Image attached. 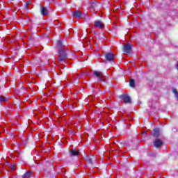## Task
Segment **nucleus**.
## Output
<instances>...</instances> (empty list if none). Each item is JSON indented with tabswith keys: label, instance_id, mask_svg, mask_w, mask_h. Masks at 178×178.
Returning <instances> with one entry per match:
<instances>
[{
	"label": "nucleus",
	"instance_id": "nucleus-1",
	"mask_svg": "<svg viewBox=\"0 0 178 178\" xmlns=\"http://www.w3.org/2000/svg\"><path fill=\"white\" fill-rule=\"evenodd\" d=\"M67 58V54L65 48L58 49V62L60 63H63L65 60Z\"/></svg>",
	"mask_w": 178,
	"mask_h": 178
},
{
	"label": "nucleus",
	"instance_id": "nucleus-2",
	"mask_svg": "<svg viewBox=\"0 0 178 178\" xmlns=\"http://www.w3.org/2000/svg\"><path fill=\"white\" fill-rule=\"evenodd\" d=\"M105 62H111V66L115 65V54L113 53L106 52L104 54Z\"/></svg>",
	"mask_w": 178,
	"mask_h": 178
},
{
	"label": "nucleus",
	"instance_id": "nucleus-3",
	"mask_svg": "<svg viewBox=\"0 0 178 178\" xmlns=\"http://www.w3.org/2000/svg\"><path fill=\"white\" fill-rule=\"evenodd\" d=\"M93 76H95L99 81H104V76L102 72L101 71H93Z\"/></svg>",
	"mask_w": 178,
	"mask_h": 178
},
{
	"label": "nucleus",
	"instance_id": "nucleus-4",
	"mask_svg": "<svg viewBox=\"0 0 178 178\" xmlns=\"http://www.w3.org/2000/svg\"><path fill=\"white\" fill-rule=\"evenodd\" d=\"M133 47L134 46L130 44H125L122 48L123 53L125 54V55H130Z\"/></svg>",
	"mask_w": 178,
	"mask_h": 178
},
{
	"label": "nucleus",
	"instance_id": "nucleus-5",
	"mask_svg": "<svg viewBox=\"0 0 178 178\" xmlns=\"http://www.w3.org/2000/svg\"><path fill=\"white\" fill-rule=\"evenodd\" d=\"M120 99L124 101L125 104H131V97L128 95L124 94L120 95Z\"/></svg>",
	"mask_w": 178,
	"mask_h": 178
},
{
	"label": "nucleus",
	"instance_id": "nucleus-6",
	"mask_svg": "<svg viewBox=\"0 0 178 178\" xmlns=\"http://www.w3.org/2000/svg\"><path fill=\"white\" fill-rule=\"evenodd\" d=\"M153 145L155 148H161L163 145V141L158 138L153 140Z\"/></svg>",
	"mask_w": 178,
	"mask_h": 178
},
{
	"label": "nucleus",
	"instance_id": "nucleus-7",
	"mask_svg": "<svg viewBox=\"0 0 178 178\" xmlns=\"http://www.w3.org/2000/svg\"><path fill=\"white\" fill-rule=\"evenodd\" d=\"M70 155L71 156H79V155H80V156L82 155L83 156V153H81V152H80V150L76 149V147H74V148L70 149Z\"/></svg>",
	"mask_w": 178,
	"mask_h": 178
},
{
	"label": "nucleus",
	"instance_id": "nucleus-8",
	"mask_svg": "<svg viewBox=\"0 0 178 178\" xmlns=\"http://www.w3.org/2000/svg\"><path fill=\"white\" fill-rule=\"evenodd\" d=\"M152 136L154 137V138H158V137L161 136V131H159V128H154L152 131Z\"/></svg>",
	"mask_w": 178,
	"mask_h": 178
},
{
	"label": "nucleus",
	"instance_id": "nucleus-9",
	"mask_svg": "<svg viewBox=\"0 0 178 178\" xmlns=\"http://www.w3.org/2000/svg\"><path fill=\"white\" fill-rule=\"evenodd\" d=\"M72 17H74L75 19H81V17H83V13H81L80 10H75L72 13Z\"/></svg>",
	"mask_w": 178,
	"mask_h": 178
},
{
	"label": "nucleus",
	"instance_id": "nucleus-10",
	"mask_svg": "<svg viewBox=\"0 0 178 178\" xmlns=\"http://www.w3.org/2000/svg\"><path fill=\"white\" fill-rule=\"evenodd\" d=\"M90 6H91V8H92V9H97V10H98V9H99L100 4H99V3H97L95 1H93L90 3Z\"/></svg>",
	"mask_w": 178,
	"mask_h": 178
},
{
	"label": "nucleus",
	"instance_id": "nucleus-11",
	"mask_svg": "<svg viewBox=\"0 0 178 178\" xmlns=\"http://www.w3.org/2000/svg\"><path fill=\"white\" fill-rule=\"evenodd\" d=\"M40 13L42 16H47L48 15V8L45 6L40 7Z\"/></svg>",
	"mask_w": 178,
	"mask_h": 178
},
{
	"label": "nucleus",
	"instance_id": "nucleus-12",
	"mask_svg": "<svg viewBox=\"0 0 178 178\" xmlns=\"http://www.w3.org/2000/svg\"><path fill=\"white\" fill-rule=\"evenodd\" d=\"M95 26L102 29L105 27V25H104V23L102 21L99 20L95 22Z\"/></svg>",
	"mask_w": 178,
	"mask_h": 178
},
{
	"label": "nucleus",
	"instance_id": "nucleus-13",
	"mask_svg": "<svg viewBox=\"0 0 178 178\" xmlns=\"http://www.w3.org/2000/svg\"><path fill=\"white\" fill-rule=\"evenodd\" d=\"M8 101H9L8 96H3L2 95H0V104H2V102H8Z\"/></svg>",
	"mask_w": 178,
	"mask_h": 178
},
{
	"label": "nucleus",
	"instance_id": "nucleus-14",
	"mask_svg": "<svg viewBox=\"0 0 178 178\" xmlns=\"http://www.w3.org/2000/svg\"><path fill=\"white\" fill-rule=\"evenodd\" d=\"M118 129H120V130H126V129L127 128V126L124 122L120 123L119 125H118Z\"/></svg>",
	"mask_w": 178,
	"mask_h": 178
},
{
	"label": "nucleus",
	"instance_id": "nucleus-15",
	"mask_svg": "<svg viewBox=\"0 0 178 178\" xmlns=\"http://www.w3.org/2000/svg\"><path fill=\"white\" fill-rule=\"evenodd\" d=\"M129 86L131 88H136V81H134V79H131L129 81Z\"/></svg>",
	"mask_w": 178,
	"mask_h": 178
},
{
	"label": "nucleus",
	"instance_id": "nucleus-16",
	"mask_svg": "<svg viewBox=\"0 0 178 178\" xmlns=\"http://www.w3.org/2000/svg\"><path fill=\"white\" fill-rule=\"evenodd\" d=\"M63 43L62 42V40H58L57 41V47L58 51H59V48H63Z\"/></svg>",
	"mask_w": 178,
	"mask_h": 178
},
{
	"label": "nucleus",
	"instance_id": "nucleus-17",
	"mask_svg": "<svg viewBox=\"0 0 178 178\" xmlns=\"http://www.w3.org/2000/svg\"><path fill=\"white\" fill-rule=\"evenodd\" d=\"M31 172H26L22 176V178H31Z\"/></svg>",
	"mask_w": 178,
	"mask_h": 178
},
{
	"label": "nucleus",
	"instance_id": "nucleus-18",
	"mask_svg": "<svg viewBox=\"0 0 178 178\" xmlns=\"http://www.w3.org/2000/svg\"><path fill=\"white\" fill-rule=\"evenodd\" d=\"M30 0L25 3V9L26 10H29V5H30Z\"/></svg>",
	"mask_w": 178,
	"mask_h": 178
},
{
	"label": "nucleus",
	"instance_id": "nucleus-19",
	"mask_svg": "<svg viewBox=\"0 0 178 178\" xmlns=\"http://www.w3.org/2000/svg\"><path fill=\"white\" fill-rule=\"evenodd\" d=\"M172 92H173L174 94H175L176 98H178V92H177V90L174 88V89L172 90Z\"/></svg>",
	"mask_w": 178,
	"mask_h": 178
},
{
	"label": "nucleus",
	"instance_id": "nucleus-20",
	"mask_svg": "<svg viewBox=\"0 0 178 178\" xmlns=\"http://www.w3.org/2000/svg\"><path fill=\"white\" fill-rule=\"evenodd\" d=\"M118 155H119V152H118V150H115L114 151V156H118Z\"/></svg>",
	"mask_w": 178,
	"mask_h": 178
},
{
	"label": "nucleus",
	"instance_id": "nucleus-21",
	"mask_svg": "<svg viewBox=\"0 0 178 178\" xmlns=\"http://www.w3.org/2000/svg\"><path fill=\"white\" fill-rule=\"evenodd\" d=\"M86 161H88L89 163H91V160L90 159V156L86 157Z\"/></svg>",
	"mask_w": 178,
	"mask_h": 178
},
{
	"label": "nucleus",
	"instance_id": "nucleus-22",
	"mask_svg": "<svg viewBox=\"0 0 178 178\" xmlns=\"http://www.w3.org/2000/svg\"><path fill=\"white\" fill-rule=\"evenodd\" d=\"M149 156H155V154H152V153H150L148 154Z\"/></svg>",
	"mask_w": 178,
	"mask_h": 178
},
{
	"label": "nucleus",
	"instance_id": "nucleus-23",
	"mask_svg": "<svg viewBox=\"0 0 178 178\" xmlns=\"http://www.w3.org/2000/svg\"><path fill=\"white\" fill-rule=\"evenodd\" d=\"M11 170H15V167L12 166V167H11Z\"/></svg>",
	"mask_w": 178,
	"mask_h": 178
},
{
	"label": "nucleus",
	"instance_id": "nucleus-24",
	"mask_svg": "<svg viewBox=\"0 0 178 178\" xmlns=\"http://www.w3.org/2000/svg\"><path fill=\"white\" fill-rule=\"evenodd\" d=\"M105 154H102V156H104Z\"/></svg>",
	"mask_w": 178,
	"mask_h": 178
},
{
	"label": "nucleus",
	"instance_id": "nucleus-25",
	"mask_svg": "<svg viewBox=\"0 0 178 178\" xmlns=\"http://www.w3.org/2000/svg\"><path fill=\"white\" fill-rule=\"evenodd\" d=\"M90 156H94V155L91 154Z\"/></svg>",
	"mask_w": 178,
	"mask_h": 178
},
{
	"label": "nucleus",
	"instance_id": "nucleus-26",
	"mask_svg": "<svg viewBox=\"0 0 178 178\" xmlns=\"http://www.w3.org/2000/svg\"><path fill=\"white\" fill-rule=\"evenodd\" d=\"M83 154H86V152H83Z\"/></svg>",
	"mask_w": 178,
	"mask_h": 178
},
{
	"label": "nucleus",
	"instance_id": "nucleus-27",
	"mask_svg": "<svg viewBox=\"0 0 178 178\" xmlns=\"http://www.w3.org/2000/svg\"><path fill=\"white\" fill-rule=\"evenodd\" d=\"M8 163H9L8 162L6 163V164L8 165Z\"/></svg>",
	"mask_w": 178,
	"mask_h": 178
}]
</instances>
